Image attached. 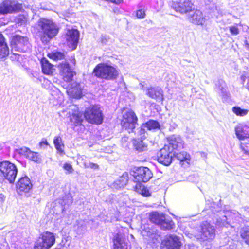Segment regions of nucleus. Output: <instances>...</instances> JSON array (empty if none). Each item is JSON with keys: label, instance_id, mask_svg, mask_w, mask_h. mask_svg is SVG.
I'll use <instances>...</instances> for the list:
<instances>
[{"label": "nucleus", "instance_id": "nucleus-1", "mask_svg": "<svg viewBox=\"0 0 249 249\" xmlns=\"http://www.w3.org/2000/svg\"><path fill=\"white\" fill-rule=\"evenodd\" d=\"M34 33L43 43H47L55 37L58 33L57 25L52 20L40 18L33 27Z\"/></svg>", "mask_w": 249, "mask_h": 249}, {"label": "nucleus", "instance_id": "nucleus-2", "mask_svg": "<svg viewBox=\"0 0 249 249\" xmlns=\"http://www.w3.org/2000/svg\"><path fill=\"white\" fill-rule=\"evenodd\" d=\"M93 73L96 77L106 80L115 79L119 74L115 68L104 63L98 64L94 69Z\"/></svg>", "mask_w": 249, "mask_h": 249}, {"label": "nucleus", "instance_id": "nucleus-3", "mask_svg": "<svg viewBox=\"0 0 249 249\" xmlns=\"http://www.w3.org/2000/svg\"><path fill=\"white\" fill-rule=\"evenodd\" d=\"M18 170L15 164L4 161L0 163V180L7 179L10 183L14 182Z\"/></svg>", "mask_w": 249, "mask_h": 249}, {"label": "nucleus", "instance_id": "nucleus-4", "mask_svg": "<svg viewBox=\"0 0 249 249\" xmlns=\"http://www.w3.org/2000/svg\"><path fill=\"white\" fill-rule=\"evenodd\" d=\"M86 120L91 124H101L103 120V115L98 106H93L86 109L84 113Z\"/></svg>", "mask_w": 249, "mask_h": 249}, {"label": "nucleus", "instance_id": "nucleus-5", "mask_svg": "<svg viewBox=\"0 0 249 249\" xmlns=\"http://www.w3.org/2000/svg\"><path fill=\"white\" fill-rule=\"evenodd\" d=\"M150 221L160 226L163 230H171L173 229L175 224L172 220L166 219L162 213L157 212H152L150 214Z\"/></svg>", "mask_w": 249, "mask_h": 249}, {"label": "nucleus", "instance_id": "nucleus-6", "mask_svg": "<svg viewBox=\"0 0 249 249\" xmlns=\"http://www.w3.org/2000/svg\"><path fill=\"white\" fill-rule=\"evenodd\" d=\"M55 240V237L52 233L44 232L36 242L35 249H49L54 244Z\"/></svg>", "mask_w": 249, "mask_h": 249}, {"label": "nucleus", "instance_id": "nucleus-7", "mask_svg": "<svg viewBox=\"0 0 249 249\" xmlns=\"http://www.w3.org/2000/svg\"><path fill=\"white\" fill-rule=\"evenodd\" d=\"M138 118L135 113L132 110L126 111L123 116L121 124L124 128L127 130L130 133L132 132L136 127Z\"/></svg>", "mask_w": 249, "mask_h": 249}, {"label": "nucleus", "instance_id": "nucleus-8", "mask_svg": "<svg viewBox=\"0 0 249 249\" xmlns=\"http://www.w3.org/2000/svg\"><path fill=\"white\" fill-rule=\"evenodd\" d=\"M22 8V5L16 0H4L0 4V13L7 14L18 12Z\"/></svg>", "mask_w": 249, "mask_h": 249}, {"label": "nucleus", "instance_id": "nucleus-9", "mask_svg": "<svg viewBox=\"0 0 249 249\" xmlns=\"http://www.w3.org/2000/svg\"><path fill=\"white\" fill-rule=\"evenodd\" d=\"M200 234L198 235V238L203 240H212L215 236V229L213 225L204 222L201 224Z\"/></svg>", "mask_w": 249, "mask_h": 249}, {"label": "nucleus", "instance_id": "nucleus-10", "mask_svg": "<svg viewBox=\"0 0 249 249\" xmlns=\"http://www.w3.org/2000/svg\"><path fill=\"white\" fill-rule=\"evenodd\" d=\"M28 39L19 35L13 37L12 42V51H18L19 52H26L28 46Z\"/></svg>", "mask_w": 249, "mask_h": 249}, {"label": "nucleus", "instance_id": "nucleus-11", "mask_svg": "<svg viewBox=\"0 0 249 249\" xmlns=\"http://www.w3.org/2000/svg\"><path fill=\"white\" fill-rule=\"evenodd\" d=\"M173 152L169 146L165 145L158 153L159 162L166 166L170 165L172 162L173 156H174Z\"/></svg>", "mask_w": 249, "mask_h": 249}, {"label": "nucleus", "instance_id": "nucleus-12", "mask_svg": "<svg viewBox=\"0 0 249 249\" xmlns=\"http://www.w3.org/2000/svg\"><path fill=\"white\" fill-rule=\"evenodd\" d=\"M68 46L72 50H75L79 38V33L76 29H68L66 34Z\"/></svg>", "mask_w": 249, "mask_h": 249}, {"label": "nucleus", "instance_id": "nucleus-13", "mask_svg": "<svg viewBox=\"0 0 249 249\" xmlns=\"http://www.w3.org/2000/svg\"><path fill=\"white\" fill-rule=\"evenodd\" d=\"M181 242L178 236L171 235L164 240L161 243V249H180Z\"/></svg>", "mask_w": 249, "mask_h": 249}, {"label": "nucleus", "instance_id": "nucleus-14", "mask_svg": "<svg viewBox=\"0 0 249 249\" xmlns=\"http://www.w3.org/2000/svg\"><path fill=\"white\" fill-rule=\"evenodd\" d=\"M193 4L189 0H180L178 2L173 3V8L181 14L190 13L193 9Z\"/></svg>", "mask_w": 249, "mask_h": 249}, {"label": "nucleus", "instance_id": "nucleus-15", "mask_svg": "<svg viewBox=\"0 0 249 249\" xmlns=\"http://www.w3.org/2000/svg\"><path fill=\"white\" fill-rule=\"evenodd\" d=\"M188 19L193 24L203 26L206 21L202 12L199 10L191 11L188 15Z\"/></svg>", "mask_w": 249, "mask_h": 249}, {"label": "nucleus", "instance_id": "nucleus-16", "mask_svg": "<svg viewBox=\"0 0 249 249\" xmlns=\"http://www.w3.org/2000/svg\"><path fill=\"white\" fill-rule=\"evenodd\" d=\"M153 177V174L151 170L147 167H140L138 168L136 172L135 178L138 181L146 182Z\"/></svg>", "mask_w": 249, "mask_h": 249}, {"label": "nucleus", "instance_id": "nucleus-17", "mask_svg": "<svg viewBox=\"0 0 249 249\" xmlns=\"http://www.w3.org/2000/svg\"><path fill=\"white\" fill-rule=\"evenodd\" d=\"M32 184L29 178H21L16 184V188L18 193L28 192L32 188Z\"/></svg>", "mask_w": 249, "mask_h": 249}, {"label": "nucleus", "instance_id": "nucleus-18", "mask_svg": "<svg viewBox=\"0 0 249 249\" xmlns=\"http://www.w3.org/2000/svg\"><path fill=\"white\" fill-rule=\"evenodd\" d=\"M169 147L172 151L180 150L183 148L184 142L179 136L173 135L168 138Z\"/></svg>", "mask_w": 249, "mask_h": 249}, {"label": "nucleus", "instance_id": "nucleus-19", "mask_svg": "<svg viewBox=\"0 0 249 249\" xmlns=\"http://www.w3.org/2000/svg\"><path fill=\"white\" fill-rule=\"evenodd\" d=\"M19 154L35 162H40L41 158L38 153L31 151L29 148L23 147L19 149Z\"/></svg>", "mask_w": 249, "mask_h": 249}, {"label": "nucleus", "instance_id": "nucleus-20", "mask_svg": "<svg viewBox=\"0 0 249 249\" xmlns=\"http://www.w3.org/2000/svg\"><path fill=\"white\" fill-rule=\"evenodd\" d=\"M61 75L64 81L69 82L72 80L73 72L67 63H61L59 65Z\"/></svg>", "mask_w": 249, "mask_h": 249}, {"label": "nucleus", "instance_id": "nucleus-21", "mask_svg": "<svg viewBox=\"0 0 249 249\" xmlns=\"http://www.w3.org/2000/svg\"><path fill=\"white\" fill-rule=\"evenodd\" d=\"M146 94L149 97L158 102H162L163 94L162 90L159 87H151L147 89Z\"/></svg>", "mask_w": 249, "mask_h": 249}, {"label": "nucleus", "instance_id": "nucleus-22", "mask_svg": "<svg viewBox=\"0 0 249 249\" xmlns=\"http://www.w3.org/2000/svg\"><path fill=\"white\" fill-rule=\"evenodd\" d=\"M235 131L239 140H243L249 138V127L247 125L239 124L235 127Z\"/></svg>", "mask_w": 249, "mask_h": 249}, {"label": "nucleus", "instance_id": "nucleus-23", "mask_svg": "<svg viewBox=\"0 0 249 249\" xmlns=\"http://www.w3.org/2000/svg\"><path fill=\"white\" fill-rule=\"evenodd\" d=\"M67 91L70 96L75 98H80L82 95L81 85L76 83H72Z\"/></svg>", "mask_w": 249, "mask_h": 249}, {"label": "nucleus", "instance_id": "nucleus-24", "mask_svg": "<svg viewBox=\"0 0 249 249\" xmlns=\"http://www.w3.org/2000/svg\"><path fill=\"white\" fill-rule=\"evenodd\" d=\"M114 249H129L122 236L116 234L113 239Z\"/></svg>", "mask_w": 249, "mask_h": 249}, {"label": "nucleus", "instance_id": "nucleus-25", "mask_svg": "<svg viewBox=\"0 0 249 249\" xmlns=\"http://www.w3.org/2000/svg\"><path fill=\"white\" fill-rule=\"evenodd\" d=\"M69 117L70 122L74 126L81 125L83 120V114L78 110H75Z\"/></svg>", "mask_w": 249, "mask_h": 249}, {"label": "nucleus", "instance_id": "nucleus-26", "mask_svg": "<svg viewBox=\"0 0 249 249\" xmlns=\"http://www.w3.org/2000/svg\"><path fill=\"white\" fill-rule=\"evenodd\" d=\"M41 63L43 73L46 75H52L53 73V65L45 58L41 59Z\"/></svg>", "mask_w": 249, "mask_h": 249}, {"label": "nucleus", "instance_id": "nucleus-27", "mask_svg": "<svg viewBox=\"0 0 249 249\" xmlns=\"http://www.w3.org/2000/svg\"><path fill=\"white\" fill-rule=\"evenodd\" d=\"M9 51L7 44L5 43L4 38L0 34V59H2L8 55Z\"/></svg>", "mask_w": 249, "mask_h": 249}, {"label": "nucleus", "instance_id": "nucleus-28", "mask_svg": "<svg viewBox=\"0 0 249 249\" xmlns=\"http://www.w3.org/2000/svg\"><path fill=\"white\" fill-rule=\"evenodd\" d=\"M134 190L136 192L145 197L149 196L151 195L149 190L141 182H138L136 184L134 187Z\"/></svg>", "mask_w": 249, "mask_h": 249}, {"label": "nucleus", "instance_id": "nucleus-29", "mask_svg": "<svg viewBox=\"0 0 249 249\" xmlns=\"http://www.w3.org/2000/svg\"><path fill=\"white\" fill-rule=\"evenodd\" d=\"M174 156L180 162H185L188 165L190 161V155L186 152L182 151L179 153L174 152Z\"/></svg>", "mask_w": 249, "mask_h": 249}, {"label": "nucleus", "instance_id": "nucleus-30", "mask_svg": "<svg viewBox=\"0 0 249 249\" xmlns=\"http://www.w3.org/2000/svg\"><path fill=\"white\" fill-rule=\"evenodd\" d=\"M128 174L126 172L124 173L119 178L115 181L114 185L117 187L121 188L125 186L128 181Z\"/></svg>", "mask_w": 249, "mask_h": 249}, {"label": "nucleus", "instance_id": "nucleus-31", "mask_svg": "<svg viewBox=\"0 0 249 249\" xmlns=\"http://www.w3.org/2000/svg\"><path fill=\"white\" fill-rule=\"evenodd\" d=\"M143 127H146L147 130H152L160 129V125L158 121L153 120H150L146 123L143 124Z\"/></svg>", "mask_w": 249, "mask_h": 249}, {"label": "nucleus", "instance_id": "nucleus-32", "mask_svg": "<svg viewBox=\"0 0 249 249\" xmlns=\"http://www.w3.org/2000/svg\"><path fill=\"white\" fill-rule=\"evenodd\" d=\"M75 231L78 235L83 234L86 231V225L84 221L78 220L74 226Z\"/></svg>", "mask_w": 249, "mask_h": 249}, {"label": "nucleus", "instance_id": "nucleus-33", "mask_svg": "<svg viewBox=\"0 0 249 249\" xmlns=\"http://www.w3.org/2000/svg\"><path fill=\"white\" fill-rule=\"evenodd\" d=\"M134 145L136 150L139 152H142L145 151L147 149L146 144L143 142V140H136L134 142Z\"/></svg>", "mask_w": 249, "mask_h": 249}, {"label": "nucleus", "instance_id": "nucleus-34", "mask_svg": "<svg viewBox=\"0 0 249 249\" xmlns=\"http://www.w3.org/2000/svg\"><path fill=\"white\" fill-rule=\"evenodd\" d=\"M240 236L246 243L249 244V227H243L240 232Z\"/></svg>", "mask_w": 249, "mask_h": 249}, {"label": "nucleus", "instance_id": "nucleus-35", "mask_svg": "<svg viewBox=\"0 0 249 249\" xmlns=\"http://www.w3.org/2000/svg\"><path fill=\"white\" fill-rule=\"evenodd\" d=\"M53 142L56 149L60 153L63 152L64 144L62 143V140L60 137H56L54 138Z\"/></svg>", "mask_w": 249, "mask_h": 249}, {"label": "nucleus", "instance_id": "nucleus-36", "mask_svg": "<svg viewBox=\"0 0 249 249\" xmlns=\"http://www.w3.org/2000/svg\"><path fill=\"white\" fill-rule=\"evenodd\" d=\"M216 89L220 91L222 96H227L228 93L225 87V83L223 81H219L216 84Z\"/></svg>", "mask_w": 249, "mask_h": 249}, {"label": "nucleus", "instance_id": "nucleus-37", "mask_svg": "<svg viewBox=\"0 0 249 249\" xmlns=\"http://www.w3.org/2000/svg\"><path fill=\"white\" fill-rule=\"evenodd\" d=\"M232 110L234 114L239 116H244L246 115L248 112V110L242 109L237 106L234 107Z\"/></svg>", "mask_w": 249, "mask_h": 249}, {"label": "nucleus", "instance_id": "nucleus-38", "mask_svg": "<svg viewBox=\"0 0 249 249\" xmlns=\"http://www.w3.org/2000/svg\"><path fill=\"white\" fill-rule=\"evenodd\" d=\"M49 56L50 58L55 61L61 60L64 58V54L60 52L53 53L49 54Z\"/></svg>", "mask_w": 249, "mask_h": 249}, {"label": "nucleus", "instance_id": "nucleus-39", "mask_svg": "<svg viewBox=\"0 0 249 249\" xmlns=\"http://www.w3.org/2000/svg\"><path fill=\"white\" fill-rule=\"evenodd\" d=\"M145 128H146L143 127V124H142V125L141 126L140 129L139 130V131L138 132L140 138L141 139H142V140L144 139L146 137V132L145 130Z\"/></svg>", "mask_w": 249, "mask_h": 249}, {"label": "nucleus", "instance_id": "nucleus-40", "mask_svg": "<svg viewBox=\"0 0 249 249\" xmlns=\"http://www.w3.org/2000/svg\"><path fill=\"white\" fill-rule=\"evenodd\" d=\"M84 166L86 168H89L91 169H97L99 168V166L92 162H85Z\"/></svg>", "mask_w": 249, "mask_h": 249}, {"label": "nucleus", "instance_id": "nucleus-41", "mask_svg": "<svg viewBox=\"0 0 249 249\" xmlns=\"http://www.w3.org/2000/svg\"><path fill=\"white\" fill-rule=\"evenodd\" d=\"M136 16L138 18H144L145 17V13L144 10L140 9L136 12Z\"/></svg>", "mask_w": 249, "mask_h": 249}, {"label": "nucleus", "instance_id": "nucleus-42", "mask_svg": "<svg viewBox=\"0 0 249 249\" xmlns=\"http://www.w3.org/2000/svg\"><path fill=\"white\" fill-rule=\"evenodd\" d=\"M231 33L233 35H237L239 34V30L236 26H231L229 28Z\"/></svg>", "mask_w": 249, "mask_h": 249}, {"label": "nucleus", "instance_id": "nucleus-43", "mask_svg": "<svg viewBox=\"0 0 249 249\" xmlns=\"http://www.w3.org/2000/svg\"><path fill=\"white\" fill-rule=\"evenodd\" d=\"M63 168L65 170L68 171L69 173H71L73 171L72 166L67 163H66L64 164Z\"/></svg>", "mask_w": 249, "mask_h": 249}, {"label": "nucleus", "instance_id": "nucleus-44", "mask_svg": "<svg viewBox=\"0 0 249 249\" xmlns=\"http://www.w3.org/2000/svg\"><path fill=\"white\" fill-rule=\"evenodd\" d=\"M5 198V196L2 193H0V207L3 206Z\"/></svg>", "mask_w": 249, "mask_h": 249}, {"label": "nucleus", "instance_id": "nucleus-45", "mask_svg": "<svg viewBox=\"0 0 249 249\" xmlns=\"http://www.w3.org/2000/svg\"><path fill=\"white\" fill-rule=\"evenodd\" d=\"M48 145V143L46 140L43 139L41 142L39 143V145L40 147H43V146H47Z\"/></svg>", "mask_w": 249, "mask_h": 249}, {"label": "nucleus", "instance_id": "nucleus-46", "mask_svg": "<svg viewBox=\"0 0 249 249\" xmlns=\"http://www.w3.org/2000/svg\"><path fill=\"white\" fill-rule=\"evenodd\" d=\"M107 40V39L106 37H104V36L102 37V42L103 43H105Z\"/></svg>", "mask_w": 249, "mask_h": 249}, {"label": "nucleus", "instance_id": "nucleus-47", "mask_svg": "<svg viewBox=\"0 0 249 249\" xmlns=\"http://www.w3.org/2000/svg\"><path fill=\"white\" fill-rule=\"evenodd\" d=\"M245 47L249 50V43L248 41H246Z\"/></svg>", "mask_w": 249, "mask_h": 249}, {"label": "nucleus", "instance_id": "nucleus-48", "mask_svg": "<svg viewBox=\"0 0 249 249\" xmlns=\"http://www.w3.org/2000/svg\"><path fill=\"white\" fill-rule=\"evenodd\" d=\"M3 147V144L1 143H0V151L2 149Z\"/></svg>", "mask_w": 249, "mask_h": 249}, {"label": "nucleus", "instance_id": "nucleus-49", "mask_svg": "<svg viewBox=\"0 0 249 249\" xmlns=\"http://www.w3.org/2000/svg\"><path fill=\"white\" fill-rule=\"evenodd\" d=\"M241 148H242V149L243 150V148L242 147V146H241Z\"/></svg>", "mask_w": 249, "mask_h": 249}, {"label": "nucleus", "instance_id": "nucleus-50", "mask_svg": "<svg viewBox=\"0 0 249 249\" xmlns=\"http://www.w3.org/2000/svg\"><path fill=\"white\" fill-rule=\"evenodd\" d=\"M14 54H16L17 53H13Z\"/></svg>", "mask_w": 249, "mask_h": 249}]
</instances>
